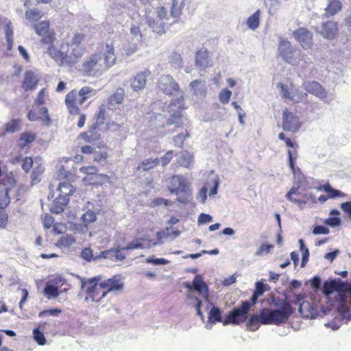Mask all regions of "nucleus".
<instances>
[{
    "instance_id": "f257e3e1",
    "label": "nucleus",
    "mask_w": 351,
    "mask_h": 351,
    "mask_svg": "<svg viewBox=\"0 0 351 351\" xmlns=\"http://www.w3.org/2000/svg\"><path fill=\"white\" fill-rule=\"evenodd\" d=\"M116 61L114 45L111 43H100L97 51L83 62L82 70L87 76H99L114 65Z\"/></svg>"
},
{
    "instance_id": "f03ea898",
    "label": "nucleus",
    "mask_w": 351,
    "mask_h": 351,
    "mask_svg": "<svg viewBox=\"0 0 351 351\" xmlns=\"http://www.w3.org/2000/svg\"><path fill=\"white\" fill-rule=\"evenodd\" d=\"M57 176L58 180H60L57 189L59 194L53 203L51 212L60 214L64 211L70 200V197L75 192V187L71 182H74L77 176L66 171L63 166L58 170Z\"/></svg>"
},
{
    "instance_id": "7ed1b4c3",
    "label": "nucleus",
    "mask_w": 351,
    "mask_h": 351,
    "mask_svg": "<svg viewBox=\"0 0 351 351\" xmlns=\"http://www.w3.org/2000/svg\"><path fill=\"white\" fill-rule=\"evenodd\" d=\"M274 306L273 309L269 308L262 309L263 325L280 326L284 324L287 322L294 313V308L287 298L274 299Z\"/></svg>"
},
{
    "instance_id": "20e7f679",
    "label": "nucleus",
    "mask_w": 351,
    "mask_h": 351,
    "mask_svg": "<svg viewBox=\"0 0 351 351\" xmlns=\"http://www.w3.org/2000/svg\"><path fill=\"white\" fill-rule=\"evenodd\" d=\"M265 291V285L261 282H256V289L250 298V301L242 302L240 306L234 308L230 311L225 317L223 325L226 326L230 324L239 325L241 323L245 322L247 320L250 307L256 303L258 298L262 295Z\"/></svg>"
},
{
    "instance_id": "39448f33",
    "label": "nucleus",
    "mask_w": 351,
    "mask_h": 351,
    "mask_svg": "<svg viewBox=\"0 0 351 351\" xmlns=\"http://www.w3.org/2000/svg\"><path fill=\"white\" fill-rule=\"evenodd\" d=\"M95 95V90L88 86H83L78 91L75 89L69 91L64 100L69 113L71 115L80 114V106Z\"/></svg>"
},
{
    "instance_id": "423d86ee",
    "label": "nucleus",
    "mask_w": 351,
    "mask_h": 351,
    "mask_svg": "<svg viewBox=\"0 0 351 351\" xmlns=\"http://www.w3.org/2000/svg\"><path fill=\"white\" fill-rule=\"evenodd\" d=\"M167 189L171 194L177 196L176 201L181 204H188L192 199V191L189 182L181 175L171 176Z\"/></svg>"
},
{
    "instance_id": "0eeeda50",
    "label": "nucleus",
    "mask_w": 351,
    "mask_h": 351,
    "mask_svg": "<svg viewBox=\"0 0 351 351\" xmlns=\"http://www.w3.org/2000/svg\"><path fill=\"white\" fill-rule=\"evenodd\" d=\"M40 42L45 45H49L47 53L49 55L60 64H63L68 62V55L66 52H62L57 49L53 43L56 40V33L53 29H51L46 34L41 36Z\"/></svg>"
},
{
    "instance_id": "6e6552de",
    "label": "nucleus",
    "mask_w": 351,
    "mask_h": 351,
    "mask_svg": "<svg viewBox=\"0 0 351 351\" xmlns=\"http://www.w3.org/2000/svg\"><path fill=\"white\" fill-rule=\"evenodd\" d=\"M100 277H94L90 278L86 282L85 298L86 301H91L95 302H99L101 300L106 296V293L103 288L102 284L99 282Z\"/></svg>"
},
{
    "instance_id": "1a4fd4ad",
    "label": "nucleus",
    "mask_w": 351,
    "mask_h": 351,
    "mask_svg": "<svg viewBox=\"0 0 351 351\" xmlns=\"http://www.w3.org/2000/svg\"><path fill=\"white\" fill-rule=\"evenodd\" d=\"M80 170L86 174L82 179L85 184L99 185L108 179L107 175L98 174L97 169L94 166L82 167Z\"/></svg>"
},
{
    "instance_id": "9d476101",
    "label": "nucleus",
    "mask_w": 351,
    "mask_h": 351,
    "mask_svg": "<svg viewBox=\"0 0 351 351\" xmlns=\"http://www.w3.org/2000/svg\"><path fill=\"white\" fill-rule=\"evenodd\" d=\"M278 138L285 141L287 147L293 149V150L288 149L287 155L289 159V165L293 174H295L296 171L300 169L295 167V161L298 158V145L295 141H292L290 138L286 137L284 132H280L278 135Z\"/></svg>"
},
{
    "instance_id": "9b49d317",
    "label": "nucleus",
    "mask_w": 351,
    "mask_h": 351,
    "mask_svg": "<svg viewBox=\"0 0 351 351\" xmlns=\"http://www.w3.org/2000/svg\"><path fill=\"white\" fill-rule=\"evenodd\" d=\"M301 125L300 119L297 115L287 109L283 111L282 128L285 131L295 133L299 130Z\"/></svg>"
},
{
    "instance_id": "f8f14e48",
    "label": "nucleus",
    "mask_w": 351,
    "mask_h": 351,
    "mask_svg": "<svg viewBox=\"0 0 351 351\" xmlns=\"http://www.w3.org/2000/svg\"><path fill=\"white\" fill-rule=\"evenodd\" d=\"M158 86L164 94L169 96L180 91L179 84L170 75H162L158 82Z\"/></svg>"
},
{
    "instance_id": "ddd939ff",
    "label": "nucleus",
    "mask_w": 351,
    "mask_h": 351,
    "mask_svg": "<svg viewBox=\"0 0 351 351\" xmlns=\"http://www.w3.org/2000/svg\"><path fill=\"white\" fill-rule=\"evenodd\" d=\"M293 35L304 49H309L313 47V34L306 28H298L293 32Z\"/></svg>"
},
{
    "instance_id": "4468645a",
    "label": "nucleus",
    "mask_w": 351,
    "mask_h": 351,
    "mask_svg": "<svg viewBox=\"0 0 351 351\" xmlns=\"http://www.w3.org/2000/svg\"><path fill=\"white\" fill-rule=\"evenodd\" d=\"M97 220L95 212L88 210L81 217V223L75 226V231L82 234H86L89 231V226Z\"/></svg>"
},
{
    "instance_id": "2eb2a0df",
    "label": "nucleus",
    "mask_w": 351,
    "mask_h": 351,
    "mask_svg": "<svg viewBox=\"0 0 351 351\" xmlns=\"http://www.w3.org/2000/svg\"><path fill=\"white\" fill-rule=\"evenodd\" d=\"M303 88L309 94H311L320 99L327 97V92L325 88L316 81L305 82L302 84Z\"/></svg>"
},
{
    "instance_id": "dca6fc26",
    "label": "nucleus",
    "mask_w": 351,
    "mask_h": 351,
    "mask_svg": "<svg viewBox=\"0 0 351 351\" xmlns=\"http://www.w3.org/2000/svg\"><path fill=\"white\" fill-rule=\"evenodd\" d=\"M106 294L110 292H119L123 289L124 284L119 275H114L112 277L101 282Z\"/></svg>"
},
{
    "instance_id": "f3484780",
    "label": "nucleus",
    "mask_w": 351,
    "mask_h": 351,
    "mask_svg": "<svg viewBox=\"0 0 351 351\" xmlns=\"http://www.w3.org/2000/svg\"><path fill=\"white\" fill-rule=\"evenodd\" d=\"M278 51L280 56L285 61L289 64H293L295 49L289 41L281 40L279 43Z\"/></svg>"
},
{
    "instance_id": "a211bd4d",
    "label": "nucleus",
    "mask_w": 351,
    "mask_h": 351,
    "mask_svg": "<svg viewBox=\"0 0 351 351\" xmlns=\"http://www.w3.org/2000/svg\"><path fill=\"white\" fill-rule=\"evenodd\" d=\"M27 118L31 121H41L47 125L51 123L48 110L45 107L38 106L30 110L27 113Z\"/></svg>"
},
{
    "instance_id": "6ab92c4d",
    "label": "nucleus",
    "mask_w": 351,
    "mask_h": 351,
    "mask_svg": "<svg viewBox=\"0 0 351 351\" xmlns=\"http://www.w3.org/2000/svg\"><path fill=\"white\" fill-rule=\"evenodd\" d=\"M278 87L280 88L282 96L284 99H289L295 103H299L307 96L306 93L300 92L298 89L290 90L288 86L283 84H278Z\"/></svg>"
},
{
    "instance_id": "aec40b11",
    "label": "nucleus",
    "mask_w": 351,
    "mask_h": 351,
    "mask_svg": "<svg viewBox=\"0 0 351 351\" xmlns=\"http://www.w3.org/2000/svg\"><path fill=\"white\" fill-rule=\"evenodd\" d=\"M156 15L159 20L158 22L155 20H149L148 24L153 29V31L157 34H162L165 32L164 23L162 22L167 16V11L164 7L156 8Z\"/></svg>"
},
{
    "instance_id": "412c9836",
    "label": "nucleus",
    "mask_w": 351,
    "mask_h": 351,
    "mask_svg": "<svg viewBox=\"0 0 351 351\" xmlns=\"http://www.w3.org/2000/svg\"><path fill=\"white\" fill-rule=\"evenodd\" d=\"M40 81L38 74L32 71H27L24 74L22 87L25 91L34 90Z\"/></svg>"
},
{
    "instance_id": "4be33fe9",
    "label": "nucleus",
    "mask_w": 351,
    "mask_h": 351,
    "mask_svg": "<svg viewBox=\"0 0 351 351\" xmlns=\"http://www.w3.org/2000/svg\"><path fill=\"white\" fill-rule=\"evenodd\" d=\"M152 230H147L144 237L139 238L138 241L148 246H154L162 243V239L168 236L164 231H159L156 233V239L152 238Z\"/></svg>"
},
{
    "instance_id": "5701e85b",
    "label": "nucleus",
    "mask_w": 351,
    "mask_h": 351,
    "mask_svg": "<svg viewBox=\"0 0 351 351\" xmlns=\"http://www.w3.org/2000/svg\"><path fill=\"white\" fill-rule=\"evenodd\" d=\"M195 65L201 70H204L208 67L211 66L209 59V51L205 48L202 47L198 49L195 53Z\"/></svg>"
},
{
    "instance_id": "b1692460",
    "label": "nucleus",
    "mask_w": 351,
    "mask_h": 351,
    "mask_svg": "<svg viewBox=\"0 0 351 351\" xmlns=\"http://www.w3.org/2000/svg\"><path fill=\"white\" fill-rule=\"evenodd\" d=\"M125 97V91L123 88H117L107 100V107L110 110H116L117 106L121 104Z\"/></svg>"
},
{
    "instance_id": "393cba45",
    "label": "nucleus",
    "mask_w": 351,
    "mask_h": 351,
    "mask_svg": "<svg viewBox=\"0 0 351 351\" xmlns=\"http://www.w3.org/2000/svg\"><path fill=\"white\" fill-rule=\"evenodd\" d=\"M320 34L327 39H333L338 34V24L334 21L324 22L322 25Z\"/></svg>"
},
{
    "instance_id": "a878e982",
    "label": "nucleus",
    "mask_w": 351,
    "mask_h": 351,
    "mask_svg": "<svg viewBox=\"0 0 351 351\" xmlns=\"http://www.w3.org/2000/svg\"><path fill=\"white\" fill-rule=\"evenodd\" d=\"M346 289V285L341 280L326 281L323 285V293L325 295H329L334 291H343Z\"/></svg>"
},
{
    "instance_id": "bb28decb",
    "label": "nucleus",
    "mask_w": 351,
    "mask_h": 351,
    "mask_svg": "<svg viewBox=\"0 0 351 351\" xmlns=\"http://www.w3.org/2000/svg\"><path fill=\"white\" fill-rule=\"evenodd\" d=\"M151 74V72L146 69L144 71L138 73L133 78L131 82L132 88L134 90L143 89L147 82V77Z\"/></svg>"
},
{
    "instance_id": "cd10ccee",
    "label": "nucleus",
    "mask_w": 351,
    "mask_h": 351,
    "mask_svg": "<svg viewBox=\"0 0 351 351\" xmlns=\"http://www.w3.org/2000/svg\"><path fill=\"white\" fill-rule=\"evenodd\" d=\"M318 191H324L327 193L329 199H335L337 197H345L346 194L339 190L333 189L329 182L320 185L317 187Z\"/></svg>"
},
{
    "instance_id": "c85d7f7f",
    "label": "nucleus",
    "mask_w": 351,
    "mask_h": 351,
    "mask_svg": "<svg viewBox=\"0 0 351 351\" xmlns=\"http://www.w3.org/2000/svg\"><path fill=\"white\" fill-rule=\"evenodd\" d=\"M160 159L158 158L145 159L138 164L136 169V171L141 173L150 171L158 167Z\"/></svg>"
},
{
    "instance_id": "c756f323",
    "label": "nucleus",
    "mask_w": 351,
    "mask_h": 351,
    "mask_svg": "<svg viewBox=\"0 0 351 351\" xmlns=\"http://www.w3.org/2000/svg\"><path fill=\"white\" fill-rule=\"evenodd\" d=\"M36 138L35 133L30 131H25L21 134L19 138L17 141L18 147L23 149L30 143H33Z\"/></svg>"
},
{
    "instance_id": "7c9ffc66",
    "label": "nucleus",
    "mask_w": 351,
    "mask_h": 351,
    "mask_svg": "<svg viewBox=\"0 0 351 351\" xmlns=\"http://www.w3.org/2000/svg\"><path fill=\"white\" fill-rule=\"evenodd\" d=\"M193 287L198 293L204 294L207 298L208 289L206 284L204 282L202 278L199 275L195 276L193 280Z\"/></svg>"
},
{
    "instance_id": "2f4dec72",
    "label": "nucleus",
    "mask_w": 351,
    "mask_h": 351,
    "mask_svg": "<svg viewBox=\"0 0 351 351\" xmlns=\"http://www.w3.org/2000/svg\"><path fill=\"white\" fill-rule=\"evenodd\" d=\"M342 8V3L339 0H329L325 8V16H332L338 13Z\"/></svg>"
},
{
    "instance_id": "473e14b6",
    "label": "nucleus",
    "mask_w": 351,
    "mask_h": 351,
    "mask_svg": "<svg viewBox=\"0 0 351 351\" xmlns=\"http://www.w3.org/2000/svg\"><path fill=\"white\" fill-rule=\"evenodd\" d=\"M261 324H263L262 310L261 311L259 315L253 314L250 316L247 321V326L250 330L255 331L259 328Z\"/></svg>"
},
{
    "instance_id": "72a5a7b5",
    "label": "nucleus",
    "mask_w": 351,
    "mask_h": 351,
    "mask_svg": "<svg viewBox=\"0 0 351 351\" xmlns=\"http://www.w3.org/2000/svg\"><path fill=\"white\" fill-rule=\"evenodd\" d=\"M98 151L96 149L93 153V158L95 162L106 161L108 158V152L106 146L103 143H99L97 145Z\"/></svg>"
},
{
    "instance_id": "f704fd0d",
    "label": "nucleus",
    "mask_w": 351,
    "mask_h": 351,
    "mask_svg": "<svg viewBox=\"0 0 351 351\" xmlns=\"http://www.w3.org/2000/svg\"><path fill=\"white\" fill-rule=\"evenodd\" d=\"M45 167L41 164L36 163V166L32 168L31 173V183L32 185L37 184L40 181V177L44 173Z\"/></svg>"
},
{
    "instance_id": "c9c22d12",
    "label": "nucleus",
    "mask_w": 351,
    "mask_h": 351,
    "mask_svg": "<svg viewBox=\"0 0 351 351\" xmlns=\"http://www.w3.org/2000/svg\"><path fill=\"white\" fill-rule=\"evenodd\" d=\"M105 258H110L114 261H123L125 258L124 254L121 252V249L114 248L103 252Z\"/></svg>"
},
{
    "instance_id": "e433bc0d",
    "label": "nucleus",
    "mask_w": 351,
    "mask_h": 351,
    "mask_svg": "<svg viewBox=\"0 0 351 351\" xmlns=\"http://www.w3.org/2000/svg\"><path fill=\"white\" fill-rule=\"evenodd\" d=\"M193 156L187 151H183L180 153V156L178 159L179 166L189 168L193 162Z\"/></svg>"
},
{
    "instance_id": "4c0bfd02",
    "label": "nucleus",
    "mask_w": 351,
    "mask_h": 351,
    "mask_svg": "<svg viewBox=\"0 0 351 351\" xmlns=\"http://www.w3.org/2000/svg\"><path fill=\"white\" fill-rule=\"evenodd\" d=\"M208 322L212 324H215L217 322H222L223 324V320H222L221 318V311L220 309L217 306H213L210 309V312L208 313Z\"/></svg>"
},
{
    "instance_id": "58836bf2",
    "label": "nucleus",
    "mask_w": 351,
    "mask_h": 351,
    "mask_svg": "<svg viewBox=\"0 0 351 351\" xmlns=\"http://www.w3.org/2000/svg\"><path fill=\"white\" fill-rule=\"evenodd\" d=\"M189 86L193 91L194 95L204 96L206 95V89L202 81L199 80H193L190 83Z\"/></svg>"
},
{
    "instance_id": "ea45409f",
    "label": "nucleus",
    "mask_w": 351,
    "mask_h": 351,
    "mask_svg": "<svg viewBox=\"0 0 351 351\" xmlns=\"http://www.w3.org/2000/svg\"><path fill=\"white\" fill-rule=\"evenodd\" d=\"M260 10H258L247 19V25L250 29L255 30L260 25Z\"/></svg>"
},
{
    "instance_id": "a19ab883",
    "label": "nucleus",
    "mask_w": 351,
    "mask_h": 351,
    "mask_svg": "<svg viewBox=\"0 0 351 351\" xmlns=\"http://www.w3.org/2000/svg\"><path fill=\"white\" fill-rule=\"evenodd\" d=\"M75 242V239L72 235L66 234L62 236L56 243L59 247H69Z\"/></svg>"
},
{
    "instance_id": "79ce46f5",
    "label": "nucleus",
    "mask_w": 351,
    "mask_h": 351,
    "mask_svg": "<svg viewBox=\"0 0 351 351\" xmlns=\"http://www.w3.org/2000/svg\"><path fill=\"white\" fill-rule=\"evenodd\" d=\"M43 293L45 297H47L48 299H50L51 298H57L59 295L60 292L57 287L47 283L43 290Z\"/></svg>"
},
{
    "instance_id": "37998d69",
    "label": "nucleus",
    "mask_w": 351,
    "mask_h": 351,
    "mask_svg": "<svg viewBox=\"0 0 351 351\" xmlns=\"http://www.w3.org/2000/svg\"><path fill=\"white\" fill-rule=\"evenodd\" d=\"M34 29L36 34L39 36H42L51 29H50L49 22L47 21H43L36 24Z\"/></svg>"
},
{
    "instance_id": "c03bdc74",
    "label": "nucleus",
    "mask_w": 351,
    "mask_h": 351,
    "mask_svg": "<svg viewBox=\"0 0 351 351\" xmlns=\"http://www.w3.org/2000/svg\"><path fill=\"white\" fill-rule=\"evenodd\" d=\"M25 17L29 21H37L42 17V14L38 9L34 8L26 11Z\"/></svg>"
},
{
    "instance_id": "a18cd8bd",
    "label": "nucleus",
    "mask_w": 351,
    "mask_h": 351,
    "mask_svg": "<svg viewBox=\"0 0 351 351\" xmlns=\"http://www.w3.org/2000/svg\"><path fill=\"white\" fill-rule=\"evenodd\" d=\"M169 62L175 67H180L182 64V58L181 55L178 52H173L169 56Z\"/></svg>"
},
{
    "instance_id": "49530a36",
    "label": "nucleus",
    "mask_w": 351,
    "mask_h": 351,
    "mask_svg": "<svg viewBox=\"0 0 351 351\" xmlns=\"http://www.w3.org/2000/svg\"><path fill=\"white\" fill-rule=\"evenodd\" d=\"M34 160L32 157L25 156L21 160V168L25 173L30 172V170L33 168Z\"/></svg>"
},
{
    "instance_id": "de8ad7c7",
    "label": "nucleus",
    "mask_w": 351,
    "mask_h": 351,
    "mask_svg": "<svg viewBox=\"0 0 351 351\" xmlns=\"http://www.w3.org/2000/svg\"><path fill=\"white\" fill-rule=\"evenodd\" d=\"M183 4L178 5L177 0H173L172 6L171 9V15L173 18H178L182 12Z\"/></svg>"
},
{
    "instance_id": "09e8293b",
    "label": "nucleus",
    "mask_w": 351,
    "mask_h": 351,
    "mask_svg": "<svg viewBox=\"0 0 351 351\" xmlns=\"http://www.w3.org/2000/svg\"><path fill=\"white\" fill-rule=\"evenodd\" d=\"M299 188L298 187H293L291 188L289 191L286 195V198L291 201V202H293L297 204H305V202L301 201L298 199L294 198L293 197V195H298L299 194Z\"/></svg>"
},
{
    "instance_id": "8fccbe9b",
    "label": "nucleus",
    "mask_w": 351,
    "mask_h": 351,
    "mask_svg": "<svg viewBox=\"0 0 351 351\" xmlns=\"http://www.w3.org/2000/svg\"><path fill=\"white\" fill-rule=\"evenodd\" d=\"M33 337L34 340L38 343V344L40 346H43L46 343V339L44 336V334L42 331L39 330L38 328H35L33 330Z\"/></svg>"
},
{
    "instance_id": "3c124183",
    "label": "nucleus",
    "mask_w": 351,
    "mask_h": 351,
    "mask_svg": "<svg viewBox=\"0 0 351 351\" xmlns=\"http://www.w3.org/2000/svg\"><path fill=\"white\" fill-rule=\"evenodd\" d=\"M232 96V92L226 88L223 89L219 95V99L221 103L226 104L230 101Z\"/></svg>"
},
{
    "instance_id": "603ef678",
    "label": "nucleus",
    "mask_w": 351,
    "mask_h": 351,
    "mask_svg": "<svg viewBox=\"0 0 351 351\" xmlns=\"http://www.w3.org/2000/svg\"><path fill=\"white\" fill-rule=\"evenodd\" d=\"M145 263L154 265H167L169 261L165 258H154L153 256L147 257L145 259Z\"/></svg>"
},
{
    "instance_id": "864d4df0",
    "label": "nucleus",
    "mask_w": 351,
    "mask_h": 351,
    "mask_svg": "<svg viewBox=\"0 0 351 351\" xmlns=\"http://www.w3.org/2000/svg\"><path fill=\"white\" fill-rule=\"evenodd\" d=\"M81 257L86 261L90 262L93 259V252L90 247H85L81 252Z\"/></svg>"
},
{
    "instance_id": "5fc2aeb1",
    "label": "nucleus",
    "mask_w": 351,
    "mask_h": 351,
    "mask_svg": "<svg viewBox=\"0 0 351 351\" xmlns=\"http://www.w3.org/2000/svg\"><path fill=\"white\" fill-rule=\"evenodd\" d=\"M46 95V89L43 88L41 89L37 97L34 101V105L37 106H40L44 104L45 103V97Z\"/></svg>"
},
{
    "instance_id": "6e6d98bb",
    "label": "nucleus",
    "mask_w": 351,
    "mask_h": 351,
    "mask_svg": "<svg viewBox=\"0 0 351 351\" xmlns=\"http://www.w3.org/2000/svg\"><path fill=\"white\" fill-rule=\"evenodd\" d=\"M84 38H85V35L84 34H81V33L75 34L72 38L71 41V45H74L76 47L80 46L82 44V43L83 42Z\"/></svg>"
},
{
    "instance_id": "4d7b16f0",
    "label": "nucleus",
    "mask_w": 351,
    "mask_h": 351,
    "mask_svg": "<svg viewBox=\"0 0 351 351\" xmlns=\"http://www.w3.org/2000/svg\"><path fill=\"white\" fill-rule=\"evenodd\" d=\"M61 312H62V311L58 308L44 310L39 313L38 316L40 317H44L46 315H50L52 316H58L59 314L61 313Z\"/></svg>"
},
{
    "instance_id": "13d9d810",
    "label": "nucleus",
    "mask_w": 351,
    "mask_h": 351,
    "mask_svg": "<svg viewBox=\"0 0 351 351\" xmlns=\"http://www.w3.org/2000/svg\"><path fill=\"white\" fill-rule=\"evenodd\" d=\"M173 156V151H168L165 154L161 157L160 160L163 167L167 165L172 160Z\"/></svg>"
},
{
    "instance_id": "bf43d9fd",
    "label": "nucleus",
    "mask_w": 351,
    "mask_h": 351,
    "mask_svg": "<svg viewBox=\"0 0 351 351\" xmlns=\"http://www.w3.org/2000/svg\"><path fill=\"white\" fill-rule=\"evenodd\" d=\"M178 107V109L183 110L184 109V97H181L180 98H178L176 99H173L171 101L169 105V108L172 107Z\"/></svg>"
},
{
    "instance_id": "052dcab7",
    "label": "nucleus",
    "mask_w": 351,
    "mask_h": 351,
    "mask_svg": "<svg viewBox=\"0 0 351 351\" xmlns=\"http://www.w3.org/2000/svg\"><path fill=\"white\" fill-rule=\"evenodd\" d=\"M324 223L331 227H336L340 225L341 219L339 217H328L324 221Z\"/></svg>"
},
{
    "instance_id": "680f3d73",
    "label": "nucleus",
    "mask_w": 351,
    "mask_h": 351,
    "mask_svg": "<svg viewBox=\"0 0 351 351\" xmlns=\"http://www.w3.org/2000/svg\"><path fill=\"white\" fill-rule=\"evenodd\" d=\"M187 136L188 134H179L173 137V141L177 146L182 147Z\"/></svg>"
},
{
    "instance_id": "e2e57ef3",
    "label": "nucleus",
    "mask_w": 351,
    "mask_h": 351,
    "mask_svg": "<svg viewBox=\"0 0 351 351\" xmlns=\"http://www.w3.org/2000/svg\"><path fill=\"white\" fill-rule=\"evenodd\" d=\"M53 217L49 215H46L43 219V226L45 229L50 228L54 223Z\"/></svg>"
},
{
    "instance_id": "0e129e2a",
    "label": "nucleus",
    "mask_w": 351,
    "mask_h": 351,
    "mask_svg": "<svg viewBox=\"0 0 351 351\" xmlns=\"http://www.w3.org/2000/svg\"><path fill=\"white\" fill-rule=\"evenodd\" d=\"M274 245L271 244H263L261 245L258 251L257 252L258 255H262L264 254H269Z\"/></svg>"
},
{
    "instance_id": "69168bd1",
    "label": "nucleus",
    "mask_w": 351,
    "mask_h": 351,
    "mask_svg": "<svg viewBox=\"0 0 351 351\" xmlns=\"http://www.w3.org/2000/svg\"><path fill=\"white\" fill-rule=\"evenodd\" d=\"M314 234H327L329 233V229L323 226H316L313 230Z\"/></svg>"
},
{
    "instance_id": "338daca9",
    "label": "nucleus",
    "mask_w": 351,
    "mask_h": 351,
    "mask_svg": "<svg viewBox=\"0 0 351 351\" xmlns=\"http://www.w3.org/2000/svg\"><path fill=\"white\" fill-rule=\"evenodd\" d=\"M65 225L62 223H55L53 225V232L56 234H62L65 230Z\"/></svg>"
},
{
    "instance_id": "774afa93",
    "label": "nucleus",
    "mask_w": 351,
    "mask_h": 351,
    "mask_svg": "<svg viewBox=\"0 0 351 351\" xmlns=\"http://www.w3.org/2000/svg\"><path fill=\"white\" fill-rule=\"evenodd\" d=\"M341 210L351 218V201L341 203L340 205Z\"/></svg>"
}]
</instances>
